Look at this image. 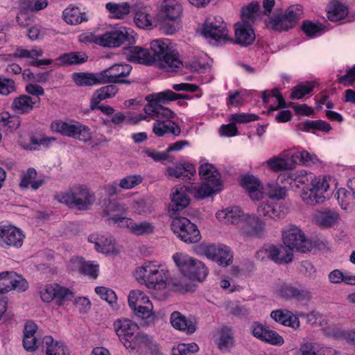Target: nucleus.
<instances>
[{
  "instance_id": "nucleus-1",
  "label": "nucleus",
  "mask_w": 355,
  "mask_h": 355,
  "mask_svg": "<svg viewBox=\"0 0 355 355\" xmlns=\"http://www.w3.org/2000/svg\"><path fill=\"white\" fill-rule=\"evenodd\" d=\"M168 40H155L150 43L151 55L147 49L137 46H129L124 54L129 61L150 64L155 62L168 72H176L183 67L179 53L173 48Z\"/></svg>"
},
{
  "instance_id": "nucleus-2",
  "label": "nucleus",
  "mask_w": 355,
  "mask_h": 355,
  "mask_svg": "<svg viewBox=\"0 0 355 355\" xmlns=\"http://www.w3.org/2000/svg\"><path fill=\"white\" fill-rule=\"evenodd\" d=\"M189 99L188 95L176 94L172 90L166 89L161 92L154 93L146 96L148 104L144 110L156 121L153 123V132L157 137H162L166 133L178 136L181 133L180 127L174 121H171L175 113L162 104L178 99Z\"/></svg>"
},
{
  "instance_id": "nucleus-3",
  "label": "nucleus",
  "mask_w": 355,
  "mask_h": 355,
  "mask_svg": "<svg viewBox=\"0 0 355 355\" xmlns=\"http://www.w3.org/2000/svg\"><path fill=\"white\" fill-rule=\"evenodd\" d=\"M114 330L119 340L126 349H140L147 347L155 350L157 345L153 338L148 335L141 333L137 323L128 318H119L113 324Z\"/></svg>"
},
{
  "instance_id": "nucleus-4",
  "label": "nucleus",
  "mask_w": 355,
  "mask_h": 355,
  "mask_svg": "<svg viewBox=\"0 0 355 355\" xmlns=\"http://www.w3.org/2000/svg\"><path fill=\"white\" fill-rule=\"evenodd\" d=\"M173 259L176 266L184 276L180 279L171 280L172 288L179 292H187L192 289L191 284L187 282L186 277L189 279L202 282L207 273L205 265L200 261H196L192 257L182 253L173 254Z\"/></svg>"
},
{
  "instance_id": "nucleus-5",
  "label": "nucleus",
  "mask_w": 355,
  "mask_h": 355,
  "mask_svg": "<svg viewBox=\"0 0 355 355\" xmlns=\"http://www.w3.org/2000/svg\"><path fill=\"white\" fill-rule=\"evenodd\" d=\"M138 282L144 284L149 289L155 291L165 292L172 284L169 281V272L165 268L154 263H144L135 272Z\"/></svg>"
},
{
  "instance_id": "nucleus-6",
  "label": "nucleus",
  "mask_w": 355,
  "mask_h": 355,
  "mask_svg": "<svg viewBox=\"0 0 355 355\" xmlns=\"http://www.w3.org/2000/svg\"><path fill=\"white\" fill-rule=\"evenodd\" d=\"M260 16V7L258 3L252 2L241 10V21L234 24V43L248 46L255 40L252 24Z\"/></svg>"
},
{
  "instance_id": "nucleus-7",
  "label": "nucleus",
  "mask_w": 355,
  "mask_h": 355,
  "mask_svg": "<svg viewBox=\"0 0 355 355\" xmlns=\"http://www.w3.org/2000/svg\"><path fill=\"white\" fill-rule=\"evenodd\" d=\"M58 200L71 208L85 211L89 209L96 201V196L85 185L76 184L66 193L58 196Z\"/></svg>"
},
{
  "instance_id": "nucleus-8",
  "label": "nucleus",
  "mask_w": 355,
  "mask_h": 355,
  "mask_svg": "<svg viewBox=\"0 0 355 355\" xmlns=\"http://www.w3.org/2000/svg\"><path fill=\"white\" fill-rule=\"evenodd\" d=\"M182 13V7L176 0H164L158 15L159 29L166 35H172L179 29L178 20Z\"/></svg>"
},
{
  "instance_id": "nucleus-9",
  "label": "nucleus",
  "mask_w": 355,
  "mask_h": 355,
  "mask_svg": "<svg viewBox=\"0 0 355 355\" xmlns=\"http://www.w3.org/2000/svg\"><path fill=\"white\" fill-rule=\"evenodd\" d=\"M302 17V6H291L284 14H277L265 20L268 28L276 31H285L293 28Z\"/></svg>"
},
{
  "instance_id": "nucleus-10",
  "label": "nucleus",
  "mask_w": 355,
  "mask_h": 355,
  "mask_svg": "<svg viewBox=\"0 0 355 355\" xmlns=\"http://www.w3.org/2000/svg\"><path fill=\"white\" fill-rule=\"evenodd\" d=\"M52 131L65 137H72L83 142L92 140V132L89 127L79 123H67L62 121H55L51 124Z\"/></svg>"
},
{
  "instance_id": "nucleus-11",
  "label": "nucleus",
  "mask_w": 355,
  "mask_h": 355,
  "mask_svg": "<svg viewBox=\"0 0 355 355\" xmlns=\"http://www.w3.org/2000/svg\"><path fill=\"white\" fill-rule=\"evenodd\" d=\"M284 245L291 250L306 252L312 248V243L301 229L294 225H289L282 232Z\"/></svg>"
},
{
  "instance_id": "nucleus-12",
  "label": "nucleus",
  "mask_w": 355,
  "mask_h": 355,
  "mask_svg": "<svg viewBox=\"0 0 355 355\" xmlns=\"http://www.w3.org/2000/svg\"><path fill=\"white\" fill-rule=\"evenodd\" d=\"M202 34L210 42H225L229 40L227 25L220 16L208 17L203 24Z\"/></svg>"
},
{
  "instance_id": "nucleus-13",
  "label": "nucleus",
  "mask_w": 355,
  "mask_h": 355,
  "mask_svg": "<svg viewBox=\"0 0 355 355\" xmlns=\"http://www.w3.org/2000/svg\"><path fill=\"white\" fill-rule=\"evenodd\" d=\"M171 230L182 241L193 243L200 240V234L196 224L184 217L172 220Z\"/></svg>"
},
{
  "instance_id": "nucleus-14",
  "label": "nucleus",
  "mask_w": 355,
  "mask_h": 355,
  "mask_svg": "<svg viewBox=\"0 0 355 355\" xmlns=\"http://www.w3.org/2000/svg\"><path fill=\"white\" fill-rule=\"evenodd\" d=\"M132 71L129 64L118 63L101 71L103 84H130L131 81L124 79Z\"/></svg>"
},
{
  "instance_id": "nucleus-15",
  "label": "nucleus",
  "mask_w": 355,
  "mask_h": 355,
  "mask_svg": "<svg viewBox=\"0 0 355 355\" xmlns=\"http://www.w3.org/2000/svg\"><path fill=\"white\" fill-rule=\"evenodd\" d=\"M125 41H134V37L125 28L107 32L94 40L96 44L105 47H117Z\"/></svg>"
},
{
  "instance_id": "nucleus-16",
  "label": "nucleus",
  "mask_w": 355,
  "mask_h": 355,
  "mask_svg": "<svg viewBox=\"0 0 355 355\" xmlns=\"http://www.w3.org/2000/svg\"><path fill=\"white\" fill-rule=\"evenodd\" d=\"M206 257L219 266L226 267L232 262L233 255L229 247L223 244H210L203 248Z\"/></svg>"
},
{
  "instance_id": "nucleus-17",
  "label": "nucleus",
  "mask_w": 355,
  "mask_h": 355,
  "mask_svg": "<svg viewBox=\"0 0 355 355\" xmlns=\"http://www.w3.org/2000/svg\"><path fill=\"white\" fill-rule=\"evenodd\" d=\"M24 235L21 230L12 225H0V245L2 247L19 248L23 245Z\"/></svg>"
},
{
  "instance_id": "nucleus-18",
  "label": "nucleus",
  "mask_w": 355,
  "mask_h": 355,
  "mask_svg": "<svg viewBox=\"0 0 355 355\" xmlns=\"http://www.w3.org/2000/svg\"><path fill=\"white\" fill-rule=\"evenodd\" d=\"M238 228L243 236L256 237L263 233L265 223L259 217L245 214Z\"/></svg>"
},
{
  "instance_id": "nucleus-19",
  "label": "nucleus",
  "mask_w": 355,
  "mask_h": 355,
  "mask_svg": "<svg viewBox=\"0 0 355 355\" xmlns=\"http://www.w3.org/2000/svg\"><path fill=\"white\" fill-rule=\"evenodd\" d=\"M44 51L40 48L34 47L30 50L25 49L21 46L16 48L12 54L13 58H25L30 60L29 64L33 67H41L42 65H49L53 62L51 59L39 60L38 58L42 56Z\"/></svg>"
},
{
  "instance_id": "nucleus-20",
  "label": "nucleus",
  "mask_w": 355,
  "mask_h": 355,
  "mask_svg": "<svg viewBox=\"0 0 355 355\" xmlns=\"http://www.w3.org/2000/svg\"><path fill=\"white\" fill-rule=\"evenodd\" d=\"M270 317L277 322L297 329L300 326L298 317L288 309H277L270 313Z\"/></svg>"
},
{
  "instance_id": "nucleus-21",
  "label": "nucleus",
  "mask_w": 355,
  "mask_h": 355,
  "mask_svg": "<svg viewBox=\"0 0 355 355\" xmlns=\"http://www.w3.org/2000/svg\"><path fill=\"white\" fill-rule=\"evenodd\" d=\"M245 215L239 207H228L218 211L216 216L219 221L225 224L236 225L239 227Z\"/></svg>"
},
{
  "instance_id": "nucleus-22",
  "label": "nucleus",
  "mask_w": 355,
  "mask_h": 355,
  "mask_svg": "<svg viewBox=\"0 0 355 355\" xmlns=\"http://www.w3.org/2000/svg\"><path fill=\"white\" fill-rule=\"evenodd\" d=\"M88 241L94 244L95 249L104 254L117 253L112 237H105L104 235L93 234L88 237Z\"/></svg>"
},
{
  "instance_id": "nucleus-23",
  "label": "nucleus",
  "mask_w": 355,
  "mask_h": 355,
  "mask_svg": "<svg viewBox=\"0 0 355 355\" xmlns=\"http://www.w3.org/2000/svg\"><path fill=\"white\" fill-rule=\"evenodd\" d=\"M170 321L175 329L186 332L187 334H192L196 331V322L191 319L187 318L179 311L171 313Z\"/></svg>"
},
{
  "instance_id": "nucleus-24",
  "label": "nucleus",
  "mask_w": 355,
  "mask_h": 355,
  "mask_svg": "<svg viewBox=\"0 0 355 355\" xmlns=\"http://www.w3.org/2000/svg\"><path fill=\"white\" fill-rule=\"evenodd\" d=\"M73 81L77 86L87 87L103 84L101 73L75 72L71 75Z\"/></svg>"
},
{
  "instance_id": "nucleus-25",
  "label": "nucleus",
  "mask_w": 355,
  "mask_h": 355,
  "mask_svg": "<svg viewBox=\"0 0 355 355\" xmlns=\"http://www.w3.org/2000/svg\"><path fill=\"white\" fill-rule=\"evenodd\" d=\"M221 190L222 184L203 181L201 185L198 187L193 185L189 186L188 192L193 193L196 198L202 199L209 197L214 193L219 192Z\"/></svg>"
},
{
  "instance_id": "nucleus-26",
  "label": "nucleus",
  "mask_w": 355,
  "mask_h": 355,
  "mask_svg": "<svg viewBox=\"0 0 355 355\" xmlns=\"http://www.w3.org/2000/svg\"><path fill=\"white\" fill-rule=\"evenodd\" d=\"M40 101L28 96V95H21L15 98L12 103L11 107L15 113L24 114L30 113L35 105L39 103Z\"/></svg>"
},
{
  "instance_id": "nucleus-27",
  "label": "nucleus",
  "mask_w": 355,
  "mask_h": 355,
  "mask_svg": "<svg viewBox=\"0 0 355 355\" xmlns=\"http://www.w3.org/2000/svg\"><path fill=\"white\" fill-rule=\"evenodd\" d=\"M189 187L178 186L172 189V205L173 209L175 211H181L187 207L189 204V198L187 193Z\"/></svg>"
},
{
  "instance_id": "nucleus-28",
  "label": "nucleus",
  "mask_w": 355,
  "mask_h": 355,
  "mask_svg": "<svg viewBox=\"0 0 355 355\" xmlns=\"http://www.w3.org/2000/svg\"><path fill=\"white\" fill-rule=\"evenodd\" d=\"M118 88L112 85H107L97 89L92 95L90 100V109L96 110L101 101L114 97L118 92Z\"/></svg>"
},
{
  "instance_id": "nucleus-29",
  "label": "nucleus",
  "mask_w": 355,
  "mask_h": 355,
  "mask_svg": "<svg viewBox=\"0 0 355 355\" xmlns=\"http://www.w3.org/2000/svg\"><path fill=\"white\" fill-rule=\"evenodd\" d=\"M105 8L109 12L110 18L123 19L132 10V6H130L128 2L120 3L108 2L105 4Z\"/></svg>"
},
{
  "instance_id": "nucleus-30",
  "label": "nucleus",
  "mask_w": 355,
  "mask_h": 355,
  "mask_svg": "<svg viewBox=\"0 0 355 355\" xmlns=\"http://www.w3.org/2000/svg\"><path fill=\"white\" fill-rule=\"evenodd\" d=\"M42 348L46 355H69L67 346L63 343L55 341L50 336L43 338Z\"/></svg>"
},
{
  "instance_id": "nucleus-31",
  "label": "nucleus",
  "mask_w": 355,
  "mask_h": 355,
  "mask_svg": "<svg viewBox=\"0 0 355 355\" xmlns=\"http://www.w3.org/2000/svg\"><path fill=\"white\" fill-rule=\"evenodd\" d=\"M134 13V22L140 28L148 29L152 28V17L148 14L146 7H141L139 5L132 6Z\"/></svg>"
},
{
  "instance_id": "nucleus-32",
  "label": "nucleus",
  "mask_w": 355,
  "mask_h": 355,
  "mask_svg": "<svg viewBox=\"0 0 355 355\" xmlns=\"http://www.w3.org/2000/svg\"><path fill=\"white\" fill-rule=\"evenodd\" d=\"M241 184L252 200H259L262 198L261 186L254 177H243L241 180Z\"/></svg>"
},
{
  "instance_id": "nucleus-33",
  "label": "nucleus",
  "mask_w": 355,
  "mask_h": 355,
  "mask_svg": "<svg viewBox=\"0 0 355 355\" xmlns=\"http://www.w3.org/2000/svg\"><path fill=\"white\" fill-rule=\"evenodd\" d=\"M128 209V207L121 202L116 200H109L103 209V214L109 216V219L113 221L118 217L126 215Z\"/></svg>"
},
{
  "instance_id": "nucleus-34",
  "label": "nucleus",
  "mask_w": 355,
  "mask_h": 355,
  "mask_svg": "<svg viewBox=\"0 0 355 355\" xmlns=\"http://www.w3.org/2000/svg\"><path fill=\"white\" fill-rule=\"evenodd\" d=\"M199 175L203 181L222 184L220 174L211 164L205 163L202 164L199 168Z\"/></svg>"
},
{
  "instance_id": "nucleus-35",
  "label": "nucleus",
  "mask_w": 355,
  "mask_h": 355,
  "mask_svg": "<svg viewBox=\"0 0 355 355\" xmlns=\"http://www.w3.org/2000/svg\"><path fill=\"white\" fill-rule=\"evenodd\" d=\"M263 166H266L270 170L274 172L291 170L294 167L292 159L288 160L280 157L274 156L263 163Z\"/></svg>"
},
{
  "instance_id": "nucleus-36",
  "label": "nucleus",
  "mask_w": 355,
  "mask_h": 355,
  "mask_svg": "<svg viewBox=\"0 0 355 355\" xmlns=\"http://www.w3.org/2000/svg\"><path fill=\"white\" fill-rule=\"evenodd\" d=\"M347 13V7L336 0L332 1L327 7V17L331 21L344 19Z\"/></svg>"
},
{
  "instance_id": "nucleus-37",
  "label": "nucleus",
  "mask_w": 355,
  "mask_h": 355,
  "mask_svg": "<svg viewBox=\"0 0 355 355\" xmlns=\"http://www.w3.org/2000/svg\"><path fill=\"white\" fill-rule=\"evenodd\" d=\"M339 218L338 214L330 209L319 211L315 215V220L317 223L325 227H329L334 225Z\"/></svg>"
},
{
  "instance_id": "nucleus-38",
  "label": "nucleus",
  "mask_w": 355,
  "mask_h": 355,
  "mask_svg": "<svg viewBox=\"0 0 355 355\" xmlns=\"http://www.w3.org/2000/svg\"><path fill=\"white\" fill-rule=\"evenodd\" d=\"M220 336L218 340V347L223 352H228L234 346V340L232 329L227 327H223L220 330Z\"/></svg>"
},
{
  "instance_id": "nucleus-39",
  "label": "nucleus",
  "mask_w": 355,
  "mask_h": 355,
  "mask_svg": "<svg viewBox=\"0 0 355 355\" xmlns=\"http://www.w3.org/2000/svg\"><path fill=\"white\" fill-rule=\"evenodd\" d=\"M36 177L37 171L33 168H28L27 172L21 176V180L19 184L20 187L28 188L31 186L33 189L37 190L44 184V180H35Z\"/></svg>"
},
{
  "instance_id": "nucleus-40",
  "label": "nucleus",
  "mask_w": 355,
  "mask_h": 355,
  "mask_svg": "<svg viewBox=\"0 0 355 355\" xmlns=\"http://www.w3.org/2000/svg\"><path fill=\"white\" fill-rule=\"evenodd\" d=\"M150 302H151L148 297L139 290H134L129 293L128 304L132 311H136L138 308Z\"/></svg>"
},
{
  "instance_id": "nucleus-41",
  "label": "nucleus",
  "mask_w": 355,
  "mask_h": 355,
  "mask_svg": "<svg viewBox=\"0 0 355 355\" xmlns=\"http://www.w3.org/2000/svg\"><path fill=\"white\" fill-rule=\"evenodd\" d=\"M63 17L67 24L71 25L80 24L87 20L85 14L80 12L78 8L74 7L67 8L63 11Z\"/></svg>"
},
{
  "instance_id": "nucleus-42",
  "label": "nucleus",
  "mask_w": 355,
  "mask_h": 355,
  "mask_svg": "<svg viewBox=\"0 0 355 355\" xmlns=\"http://www.w3.org/2000/svg\"><path fill=\"white\" fill-rule=\"evenodd\" d=\"M58 59L64 64H79L85 62L87 56L83 52H70L61 55Z\"/></svg>"
},
{
  "instance_id": "nucleus-43",
  "label": "nucleus",
  "mask_w": 355,
  "mask_h": 355,
  "mask_svg": "<svg viewBox=\"0 0 355 355\" xmlns=\"http://www.w3.org/2000/svg\"><path fill=\"white\" fill-rule=\"evenodd\" d=\"M132 209L138 214H149L154 210L153 202L150 198H140L134 201Z\"/></svg>"
},
{
  "instance_id": "nucleus-44",
  "label": "nucleus",
  "mask_w": 355,
  "mask_h": 355,
  "mask_svg": "<svg viewBox=\"0 0 355 355\" xmlns=\"http://www.w3.org/2000/svg\"><path fill=\"white\" fill-rule=\"evenodd\" d=\"M301 198L305 203L310 205L322 203L325 200L324 196H319L318 193L315 192L311 187L306 189H303Z\"/></svg>"
},
{
  "instance_id": "nucleus-45",
  "label": "nucleus",
  "mask_w": 355,
  "mask_h": 355,
  "mask_svg": "<svg viewBox=\"0 0 355 355\" xmlns=\"http://www.w3.org/2000/svg\"><path fill=\"white\" fill-rule=\"evenodd\" d=\"M329 280L332 284L345 282L349 285H355V276L343 273L339 270H334L329 274Z\"/></svg>"
},
{
  "instance_id": "nucleus-46",
  "label": "nucleus",
  "mask_w": 355,
  "mask_h": 355,
  "mask_svg": "<svg viewBox=\"0 0 355 355\" xmlns=\"http://www.w3.org/2000/svg\"><path fill=\"white\" fill-rule=\"evenodd\" d=\"M131 227L130 232L137 236L151 234L155 230L153 224L146 220L140 223L133 221Z\"/></svg>"
},
{
  "instance_id": "nucleus-47",
  "label": "nucleus",
  "mask_w": 355,
  "mask_h": 355,
  "mask_svg": "<svg viewBox=\"0 0 355 355\" xmlns=\"http://www.w3.org/2000/svg\"><path fill=\"white\" fill-rule=\"evenodd\" d=\"M297 286L288 282H284L279 285L277 293L279 297L286 301L293 300Z\"/></svg>"
},
{
  "instance_id": "nucleus-48",
  "label": "nucleus",
  "mask_w": 355,
  "mask_h": 355,
  "mask_svg": "<svg viewBox=\"0 0 355 355\" xmlns=\"http://www.w3.org/2000/svg\"><path fill=\"white\" fill-rule=\"evenodd\" d=\"M266 254L268 258L277 263H287L292 261L291 254L288 253L286 257L282 256V250L275 245L270 246L266 250Z\"/></svg>"
},
{
  "instance_id": "nucleus-49",
  "label": "nucleus",
  "mask_w": 355,
  "mask_h": 355,
  "mask_svg": "<svg viewBox=\"0 0 355 355\" xmlns=\"http://www.w3.org/2000/svg\"><path fill=\"white\" fill-rule=\"evenodd\" d=\"M313 298L311 292L303 286H297L293 300L297 303L307 306Z\"/></svg>"
},
{
  "instance_id": "nucleus-50",
  "label": "nucleus",
  "mask_w": 355,
  "mask_h": 355,
  "mask_svg": "<svg viewBox=\"0 0 355 355\" xmlns=\"http://www.w3.org/2000/svg\"><path fill=\"white\" fill-rule=\"evenodd\" d=\"M135 314L144 320H146L147 322H154L156 319V315L153 311V306L151 302L148 303L146 305L138 308L136 311H133Z\"/></svg>"
},
{
  "instance_id": "nucleus-51",
  "label": "nucleus",
  "mask_w": 355,
  "mask_h": 355,
  "mask_svg": "<svg viewBox=\"0 0 355 355\" xmlns=\"http://www.w3.org/2000/svg\"><path fill=\"white\" fill-rule=\"evenodd\" d=\"M291 159L295 163H301L305 165L315 164L318 161V158L313 154H311L306 151L297 152L291 156Z\"/></svg>"
},
{
  "instance_id": "nucleus-52",
  "label": "nucleus",
  "mask_w": 355,
  "mask_h": 355,
  "mask_svg": "<svg viewBox=\"0 0 355 355\" xmlns=\"http://www.w3.org/2000/svg\"><path fill=\"white\" fill-rule=\"evenodd\" d=\"M270 97H275L278 102V105L276 107H271V110H277L285 107L286 102L277 89H273L270 92L263 91L262 92V99L264 103H268Z\"/></svg>"
},
{
  "instance_id": "nucleus-53",
  "label": "nucleus",
  "mask_w": 355,
  "mask_h": 355,
  "mask_svg": "<svg viewBox=\"0 0 355 355\" xmlns=\"http://www.w3.org/2000/svg\"><path fill=\"white\" fill-rule=\"evenodd\" d=\"M267 194L271 199L282 200L286 196L287 191L285 187L277 184H268Z\"/></svg>"
},
{
  "instance_id": "nucleus-54",
  "label": "nucleus",
  "mask_w": 355,
  "mask_h": 355,
  "mask_svg": "<svg viewBox=\"0 0 355 355\" xmlns=\"http://www.w3.org/2000/svg\"><path fill=\"white\" fill-rule=\"evenodd\" d=\"M311 184V188L318 193L319 196H324V193L329 189V184L326 177L312 178Z\"/></svg>"
},
{
  "instance_id": "nucleus-55",
  "label": "nucleus",
  "mask_w": 355,
  "mask_h": 355,
  "mask_svg": "<svg viewBox=\"0 0 355 355\" xmlns=\"http://www.w3.org/2000/svg\"><path fill=\"white\" fill-rule=\"evenodd\" d=\"M143 178L139 175H128L122 178L119 187L122 189H131L141 183Z\"/></svg>"
},
{
  "instance_id": "nucleus-56",
  "label": "nucleus",
  "mask_w": 355,
  "mask_h": 355,
  "mask_svg": "<svg viewBox=\"0 0 355 355\" xmlns=\"http://www.w3.org/2000/svg\"><path fill=\"white\" fill-rule=\"evenodd\" d=\"M302 28L307 36L314 37L321 33L324 26L321 24H317L310 21H304L302 24Z\"/></svg>"
},
{
  "instance_id": "nucleus-57",
  "label": "nucleus",
  "mask_w": 355,
  "mask_h": 355,
  "mask_svg": "<svg viewBox=\"0 0 355 355\" xmlns=\"http://www.w3.org/2000/svg\"><path fill=\"white\" fill-rule=\"evenodd\" d=\"M314 85L311 83L301 84L295 87L291 94V98L293 99H300L306 94L310 93L313 89Z\"/></svg>"
},
{
  "instance_id": "nucleus-58",
  "label": "nucleus",
  "mask_w": 355,
  "mask_h": 355,
  "mask_svg": "<svg viewBox=\"0 0 355 355\" xmlns=\"http://www.w3.org/2000/svg\"><path fill=\"white\" fill-rule=\"evenodd\" d=\"M95 291L102 300L107 302L110 304H112L116 301V295L111 289L103 286H98L95 288Z\"/></svg>"
},
{
  "instance_id": "nucleus-59",
  "label": "nucleus",
  "mask_w": 355,
  "mask_h": 355,
  "mask_svg": "<svg viewBox=\"0 0 355 355\" xmlns=\"http://www.w3.org/2000/svg\"><path fill=\"white\" fill-rule=\"evenodd\" d=\"M56 296L55 300L58 305H62L65 301L71 300L73 297L72 292L67 288L55 285Z\"/></svg>"
},
{
  "instance_id": "nucleus-60",
  "label": "nucleus",
  "mask_w": 355,
  "mask_h": 355,
  "mask_svg": "<svg viewBox=\"0 0 355 355\" xmlns=\"http://www.w3.org/2000/svg\"><path fill=\"white\" fill-rule=\"evenodd\" d=\"M310 129H316L325 132H329L331 130L330 125L323 121H309L304 123L302 130L309 131Z\"/></svg>"
},
{
  "instance_id": "nucleus-61",
  "label": "nucleus",
  "mask_w": 355,
  "mask_h": 355,
  "mask_svg": "<svg viewBox=\"0 0 355 355\" xmlns=\"http://www.w3.org/2000/svg\"><path fill=\"white\" fill-rule=\"evenodd\" d=\"M263 340L269 344L274 345H282L284 343L282 336L278 334L276 331L268 329L262 338Z\"/></svg>"
},
{
  "instance_id": "nucleus-62",
  "label": "nucleus",
  "mask_w": 355,
  "mask_h": 355,
  "mask_svg": "<svg viewBox=\"0 0 355 355\" xmlns=\"http://www.w3.org/2000/svg\"><path fill=\"white\" fill-rule=\"evenodd\" d=\"M12 290L11 272L0 273V293H8Z\"/></svg>"
},
{
  "instance_id": "nucleus-63",
  "label": "nucleus",
  "mask_w": 355,
  "mask_h": 355,
  "mask_svg": "<svg viewBox=\"0 0 355 355\" xmlns=\"http://www.w3.org/2000/svg\"><path fill=\"white\" fill-rule=\"evenodd\" d=\"M337 200L342 209H347L351 207L350 193L344 189L340 188L337 191Z\"/></svg>"
},
{
  "instance_id": "nucleus-64",
  "label": "nucleus",
  "mask_w": 355,
  "mask_h": 355,
  "mask_svg": "<svg viewBox=\"0 0 355 355\" xmlns=\"http://www.w3.org/2000/svg\"><path fill=\"white\" fill-rule=\"evenodd\" d=\"M257 119L258 116L255 114H248L245 113H236L231 114L228 116L229 121L239 123H249L254 121Z\"/></svg>"
}]
</instances>
